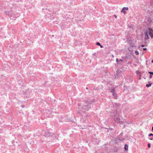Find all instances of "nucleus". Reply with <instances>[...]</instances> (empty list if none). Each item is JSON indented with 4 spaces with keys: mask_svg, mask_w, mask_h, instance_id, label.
I'll return each mask as SVG.
<instances>
[{
    "mask_svg": "<svg viewBox=\"0 0 153 153\" xmlns=\"http://www.w3.org/2000/svg\"><path fill=\"white\" fill-rule=\"evenodd\" d=\"M94 102V100L91 101H85L81 104H78V108L81 111H88L91 108V105Z\"/></svg>",
    "mask_w": 153,
    "mask_h": 153,
    "instance_id": "nucleus-1",
    "label": "nucleus"
},
{
    "mask_svg": "<svg viewBox=\"0 0 153 153\" xmlns=\"http://www.w3.org/2000/svg\"><path fill=\"white\" fill-rule=\"evenodd\" d=\"M127 41L130 45V47L128 48V53L130 54V56H133L134 54L133 51L134 49V43L133 42V41L130 39H128Z\"/></svg>",
    "mask_w": 153,
    "mask_h": 153,
    "instance_id": "nucleus-2",
    "label": "nucleus"
},
{
    "mask_svg": "<svg viewBox=\"0 0 153 153\" xmlns=\"http://www.w3.org/2000/svg\"><path fill=\"white\" fill-rule=\"evenodd\" d=\"M114 119L116 123L118 124H122L123 121L120 120L119 117V115L116 111H114Z\"/></svg>",
    "mask_w": 153,
    "mask_h": 153,
    "instance_id": "nucleus-3",
    "label": "nucleus"
},
{
    "mask_svg": "<svg viewBox=\"0 0 153 153\" xmlns=\"http://www.w3.org/2000/svg\"><path fill=\"white\" fill-rule=\"evenodd\" d=\"M149 33V34L152 38L153 37V30L151 28H149L147 29L146 31L145 32V39H147L149 38V36L148 35V33Z\"/></svg>",
    "mask_w": 153,
    "mask_h": 153,
    "instance_id": "nucleus-4",
    "label": "nucleus"
},
{
    "mask_svg": "<svg viewBox=\"0 0 153 153\" xmlns=\"http://www.w3.org/2000/svg\"><path fill=\"white\" fill-rule=\"evenodd\" d=\"M52 135L53 136L54 135L50 132H49L48 131H46L45 132V136L47 138L50 137V138H51L52 137Z\"/></svg>",
    "mask_w": 153,
    "mask_h": 153,
    "instance_id": "nucleus-5",
    "label": "nucleus"
},
{
    "mask_svg": "<svg viewBox=\"0 0 153 153\" xmlns=\"http://www.w3.org/2000/svg\"><path fill=\"white\" fill-rule=\"evenodd\" d=\"M128 9V7H123L122 9L121 12L122 13H123L124 14H125L126 13V10H127Z\"/></svg>",
    "mask_w": 153,
    "mask_h": 153,
    "instance_id": "nucleus-6",
    "label": "nucleus"
},
{
    "mask_svg": "<svg viewBox=\"0 0 153 153\" xmlns=\"http://www.w3.org/2000/svg\"><path fill=\"white\" fill-rule=\"evenodd\" d=\"M5 13L6 14L8 15L10 17H11L13 16L12 15V12L11 11H5Z\"/></svg>",
    "mask_w": 153,
    "mask_h": 153,
    "instance_id": "nucleus-7",
    "label": "nucleus"
},
{
    "mask_svg": "<svg viewBox=\"0 0 153 153\" xmlns=\"http://www.w3.org/2000/svg\"><path fill=\"white\" fill-rule=\"evenodd\" d=\"M116 62L118 64H121L122 62H123V60L122 59H120L119 60L118 58H117L116 59Z\"/></svg>",
    "mask_w": 153,
    "mask_h": 153,
    "instance_id": "nucleus-8",
    "label": "nucleus"
},
{
    "mask_svg": "<svg viewBox=\"0 0 153 153\" xmlns=\"http://www.w3.org/2000/svg\"><path fill=\"white\" fill-rule=\"evenodd\" d=\"M109 91L112 93L115 92V88L114 87H112L111 88L109 89Z\"/></svg>",
    "mask_w": 153,
    "mask_h": 153,
    "instance_id": "nucleus-9",
    "label": "nucleus"
},
{
    "mask_svg": "<svg viewBox=\"0 0 153 153\" xmlns=\"http://www.w3.org/2000/svg\"><path fill=\"white\" fill-rule=\"evenodd\" d=\"M93 142L94 143H99V140H98L97 138H94L93 140Z\"/></svg>",
    "mask_w": 153,
    "mask_h": 153,
    "instance_id": "nucleus-10",
    "label": "nucleus"
},
{
    "mask_svg": "<svg viewBox=\"0 0 153 153\" xmlns=\"http://www.w3.org/2000/svg\"><path fill=\"white\" fill-rule=\"evenodd\" d=\"M124 149L126 152L128 151V146L127 144L125 145Z\"/></svg>",
    "mask_w": 153,
    "mask_h": 153,
    "instance_id": "nucleus-11",
    "label": "nucleus"
},
{
    "mask_svg": "<svg viewBox=\"0 0 153 153\" xmlns=\"http://www.w3.org/2000/svg\"><path fill=\"white\" fill-rule=\"evenodd\" d=\"M112 95L114 97V98L116 99L117 97V95L115 92L112 93Z\"/></svg>",
    "mask_w": 153,
    "mask_h": 153,
    "instance_id": "nucleus-12",
    "label": "nucleus"
},
{
    "mask_svg": "<svg viewBox=\"0 0 153 153\" xmlns=\"http://www.w3.org/2000/svg\"><path fill=\"white\" fill-rule=\"evenodd\" d=\"M96 45H97L100 46L101 48H102L103 47V46L101 45L98 42L96 43Z\"/></svg>",
    "mask_w": 153,
    "mask_h": 153,
    "instance_id": "nucleus-13",
    "label": "nucleus"
},
{
    "mask_svg": "<svg viewBox=\"0 0 153 153\" xmlns=\"http://www.w3.org/2000/svg\"><path fill=\"white\" fill-rule=\"evenodd\" d=\"M151 85L152 84H151L149 83V84H147L146 85V86L147 87H149L151 86Z\"/></svg>",
    "mask_w": 153,
    "mask_h": 153,
    "instance_id": "nucleus-14",
    "label": "nucleus"
},
{
    "mask_svg": "<svg viewBox=\"0 0 153 153\" xmlns=\"http://www.w3.org/2000/svg\"><path fill=\"white\" fill-rule=\"evenodd\" d=\"M135 54L137 55H138L139 54V53L137 51H135Z\"/></svg>",
    "mask_w": 153,
    "mask_h": 153,
    "instance_id": "nucleus-15",
    "label": "nucleus"
},
{
    "mask_svg": "<svg viewBox=\"0 0 153 153\" xmlns=\"http://www.w3.org/2000/svg\"><path fill=\"white\" fill-rule=\"evenodd\" d=\"M125 138H121L120 139V140L121 141H123V140H124Z\"/></svg>",
    "mask_w": 153,
    "mask_h": 153,
    "instance_id": "nucleus-16",
    "label": "nucleus"
},
{
    "mask_svg": "<svg viewBox=\"0 0 153 153\" xmlns=\"http://www.w3.org/2000/svg\"><path fill=\"white\" fill-rule=\"evenodd\" d=\"M136 73H137V74H139L140 72V71H136Z\"/></svg>",
    "mask_w": 153,
    "mask_h": 153,
    "instance_id": "nucleus-17",
    "label": "nucleus"
},
{
    "mask_svg": "<svg viewBox=\"0 0 153 153\" xmlns=\"http://www.w3.org/2000/svg\"><path fill=\"white\" fill-rule=\"evenodd\" d=\"M149 73L153 75V72H149Z\"/></svg>",
    "mask_w": 153,
    "mask_h": 153,
    "instance_id": "nucleus-18",
    "label": "nucleus"
},
{
    "mask_svg": "<svg viewBox=\"0 0 153 153\" xmlns=\"http://www.w3.org/2000/svg\"><path fill=\"white\" fill-rule=\"evenodd\" d=\"M148 145L149 147V148L150 147V143H148Z\"/></svg>",
    "mask_w": 153,
    "mask_h": 153,
    "instance_id": "nucleus-19",
    "label": "nucleus"
},
{
    "mask_svg": "<svg viewBox=\"0 0 153 153\" xmlns=\"http://www.w3.org/2000/svg\"><path fill=\"white\" fill-rule=\"evenodd\" d=\"M14 142H15V141H14V140H12V142H11V143H12V144H13V143H14Z\"/></svg>",
    "mask_w": 153,
    "mask_h": 153,
    "instance_id": "nucleus-20",
    "label": "nucleus"
},
{
    "mask_svg": "<svg viewBox=\"0 0 153 153\" xmlns=\"http://www.w3.org/2000/svg\"><path fill=\"white\" fill-rule=\"evenodd\" d=\"M146 49H147L146 48H143V50L144 51H146Z\"/></svg>",
    "mask_w": 153,
    "mask_h": 153,
    "instance_id": "nucleus-21",
    "label": "nucleus"
},
{
    "mask_svg": "<svg viewBox=\"0 0 153 153\" xmlns=\"http://www.w3.org/2000/svg\"><path fill=\"white\" fill-rule=\"evenodd\" d=\"M114 16L116 18H117V16L116 15H114Z\"/></svg>",
    "mask_w": 153,
    "mask_h": 153,
    "instance_id": "nucleus-22",
    "label": "nucleus"
},
{
    "mask_svg": "<svg viewBox=\"0 0 153 153\" xmlns=\"http://www.w3.org/2000/svg\"><path fill=\"white\" fill-rule=\"evenodd\" d=\"M123 134V132H121V133L120 134V135H121V136H122Z\"/></svg>",
    "mask_w": 153,
    "mask_h": 153,
    "instance_id": "nucleus-23",
    "label": "nucleus"
},
{
    "mask_svg": "<svg viewBox=\"0 0 153 153\" xmlns=\"http://www.w3.org/2000/svg\"><path fill=\"white\" fill-rule=\"evenodd\" d=\"M152 77V76L151 75H150L149 76V78H151Z\"/></svg>",
    "mask_w": 153,
    "mask_h": 153,
    "instance_id": "nucleus-24",
    "label": "nucleus"
},
{
    "mask_svg": "<svg viewBox=\"0 0 153 153\" xmlns=\"http://www.w3.org/2000/svg\"><path fill=\"white\" fill-rule=\"evenodd\" d=\"M109 129L111 130H113V129L112 128H110Z\"/></svg>",
    "mask_w": 153,
    "mask_h": 153,
    "instance_id": "nucleus-25",
    "label": "nucleus"
},
{
    "mask_svg": "<svg viewBox=\"0 0 153 153\" xmlns=\"http://www.w3.org/2000/svg\"><path fill=\"white\" fill-rule=\"evenodd\" d=\"M144 45H141V47H144Z\"/></svg>",
    "mask_w": 153,
    "mask_h": 153,
    "instance_id": "nucleus-26",
    "label": "nucleus"
},
{
    "mask_svg": "<svg viewBox=\"0 0 153 153\" xmlns=\"http://www.w3.org/2000/svg\"><path fill=\"white\" fill-rule=\"evenodd\" d=\"M150 140H153V139H152V138H150Z\"/></svg>",
    "mask_w": 153,
    "mask_h": 153,
    "instance_id": "nucleus-27",
    "label": "nucleus"
},
{
    "mask_svg": "<svg viewBox=\"0 0 153 153\" xmlns=\"http://www.w3.org/2000/svg\"><path fill=\"white\" fill-rule=\"evenodd\" d=\"M22 108H23V107L24 106V105H22Z\"/></svg>",
    "mask_w": 153,
    "mask_h": 153,
    "instance_id": "nucleus-28",
    "label": "nucleus"
},
{
    "mask_svg": "<svg viewBox=\"0 0 153 153\" xmlns=\"http://www.w3.org/2000/svg\"><path fill=\"white\" fill-rule=\"evenodd\" d=\"M152 63H153V60H152Z\"/></svg>",
    "mask_w": 153,
    "mask_h": 153,
    "instance_id": "nucleus-29",
    "label": "nucleus"
},
{
    "mask_svg": "<svg viewBox=\"0 0 153 153\" xmlns=\"http://www.w3.org/2000/svg\"><path fill=\"white\" fill-rule=\"evenodd\" d=\"M152 130L153 131V126L152 127Z\"/></svg>",
    "mask_w": 153,
    "mask_h": 153,
    "instance_id": "nucleus-30",
    "label": "nucleus"
},
{
    "mask_svg": "<svg viewBox=\"0 0 153 153\" xmlns=\"http://www.w3.org/2000/svg\"><path fill=\"white\" fill-rule=\"evenodd\" d=\"M85 142H86V143H88V141H85Z\"/></svg>",
    "mask_w": 153,
    "mask_h": 153,
    "instance_id": "nucleus-31",
    "label": "nucleus"
},
{
    "mask_svg": "<svg viewBox=\"0 0 153 153\" xmlns=\"http://www.w3.org/2000/svg\"><path fill=\"white\" fill-rule=\"evenodd\" d=\"M112 57H114V55H112Z\"/></svg>",
    "mask_w": 153,
    "mask_h": 153,
    "instance_id": "nucleus-32",
    "label": "nucleus"
},
{
    "mask_svg": "<svg viewBox=\"0 0 153 153\" xmlns=\"http://www.w3.org/2000/svg\"><path fill=\"white\" fill-rule=\"evenodd\" d=\"M86 89H88V88H87V87H86Z\"/></svg>",
    "mask_w": 153,
    "mask_h": 153,
    "instance_id": "nucleus-33",
    "label": "nucleus"
}]
</instances>
